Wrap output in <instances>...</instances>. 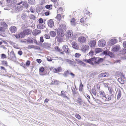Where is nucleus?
<instances>
[{
	"instance_id": "obj_1",
	"label": "nucleus",
	"mask_w": 126,
	"mask_h": 126,
	"mask_svg": "<svg viewBox=\"0 0 126 126\" xmlns=\"http://www.w3.org/2000/svg\"><path fill=\"white\" fill-rule=\"evenodd\" d=\"M103 59L102 58L94 57L88 59H85L84 61L94 66L97 64H99L100 63L103 62Z\"/></svg>"
},
{
	"instance_id": "obj_2",
	"label": "nucleus",
	"mask_w": 126,
	"mask_h": 126,
	"mask_svg": "<svg viewBox=\"0 0 126 126\" xmlns=\"http://www.w3.org/2000/svg\"><path fill=\"white\" fill-rule=\"evenodd\" d=\"M62 48V51L61 52V54H64V52H65L66 54H69L70 53V50L67 46L64 45L63 46Z\"/></svg>"
},
{
	"instance_id": "obj_3",
	"label": "nucleus",
	"mask_w": 126,
	"mask_h": 126,
	"mask_svg": "<svg viewBox=\"0 0 126 126\" xmlns=\"http://www.w3.org/2000/svg\"><path fill=\"white\" fill-rule=\"evenodd\" d=\"M32 31L30 29H27L24 30L21 32L23 38L26 35H28L31 34Z\"/></svg>"
},
{
	"instance_id": "obj_4",
	"label": "nucleus",
	"mask_w": 126,
	"mask_h": 126,
	"mask_svg": "<svg viewBox=\"0 0 126 126\" xmlns=\"http://www.w3.org/2000/svg\"><path fill=\"white\" fill-rule=\"evenodd\" d=\"M9 58L11 60L13 61L15 60L16 57L13 51H11L9 56Z\"/></svg>"
},
{
	"instance_id": "obj_5",
	"label": "nucleus",
	"mask_w": 126,
	"mask_h": 126,
	"mask_svg": "<svg viewBox=\"0 0 126 126\" xmlns=\"http://www.w3.org/2000/svg\"><path fill=\"white\" fill-rule=\"evenodd\" d=\"M103 54L106 55H108L111 57H112L114 56V54L109 51L105 50L103 52Z\"/></svg>"
},
{
	"instance_id": "obj_6",
	"label": "nucleus",
	"mask_w": 126,
	"mask_h": 126,
	"mask_svg": "<svg viewBox=\"0 0 126 126\" xmlns=\"http://www.w3.org/2000/svg\"><path fill=\"white\" fill-rule=\"evenodd\" d=\"M106 44L105 41L103 40H101L99 41L98 43V46L101 47H104Z\"/></svg>"
},
{
	"instance_id": "obj_7",
	"label": "nucleus",
	"mask_w": 126,
	"mask_h": 126,
	"mask_svg": "<svg viewBox=\"0 0 126 126\" xmlns=\"http://www.w3.org/2000/svg\"><path fill=\"white\" fill-rule=\"evenodd\" d=\"M64 31L60 28L58 29L57 30V36H61V37H63L64 36L63 34Z\"/></svg>"
},
{
	"instance_id": "obj_8",
	"label": "nucleus",
	"mask_w": 126,
	"mask_h": 126,
	"mask_svg": "<svg viewBox=\"0 0 126 126\" xmlns=\"http://www.w3.org/2000/svg\"><path fill=\"white\" fill-rule=\"evenodd\" d=\"M112 48L113 51L117 52L119 50L120 47L119 45H117L113 46Z\"/></svg>"
},
{
	"instance_id": "obj_9",
	"label": "nucleus",
	"mask_w": 126,
	"mask_h": 126,
	"mask_svg": "<svg viewBox=\"0 0 126 126\" xmlns=\"http://www.w3.org/2000/svg\"><path fill=\"white\" fill-rule=\"evenodd\" d=\"M48 26L50 28L53 27L54 25V21L51 19L48 20L47 23Z\"/></svg>"
},
{
	"instance_id": "obj_10",
	"label": "nucleus",
	"mask_w": 126,
	"mask_h": 126,
	"mask_svg": "<svg viewBox=\"0 0 126 126\" xmlns=\"http://www.w3.org/2000/svg\"><path fill=\"white\" fill-rule=\"evenodd\" d=\"M66 24L64 22H63L60 25V28L65 31H66Z\"/></svg>"
},
{
	"instance_id": "obj_11",
	"label": "nucleus",
	"mask_w": 126,
	"mask_h": 126,
	"mask_svg": "<svg viewBox=\"0 0 126 126\" xmlns=\"http://www.w3.org/2000/svg\"><path fill=\"white\" fill-rule=\"evenodd\" d=\"M79 41L81 43H84L85 42L86 38L83 36H81L78 38Z\"/></svg>"
},
{
	"instance_id": "obj_12",
	"label": "nucleus",
	"mask_w": 126,
	"mask_h": 126,
	"mask_svg": "<svg viewBox=\"0 0 126 126\" xmlns=\"http://www.w3.org/2000/svg\"><path fill=\"white\" fill-rule=\"evenodd\" d=\"M117 41V40L115 39H111L110 41V46H112L115 44Z\"/></svg>"
},
{
	"instance_id": "obj_13",
	"label": "nucleus",
	"mask_w": 126,
	"mask_h": 126,
	"mask_svg": "<svg viewBox=\"0 0 126 126\" xmlns=\"http://www.w3.org/2000/svg\"><path fill=\"white\" fill-rule=\"evenodd\" d=\"M110 95H108L107 97H106L105 100L106 101H109L111 100L114 97V95L113 94H110Z\"/></svg>"
},
{
	"instance_id": "obj_14",
	"label": "nucleus",
	"mask_w": 126,
	"mask_h": 126,
	"mask_svg": "<svg viewBox=\"0 0 126 126\" xmlns=\"http://www.w3.org/2000/svg\"><path fill=\"white\" fill-rule=\"evenodd\" d=\"M89 49V47L87 45L83 46L82 47V50L84 52H85L87 50H88Z\"/></svg>"
},
{
	"instance_id": "obj_15",
	"label": "nucleus",
	"mask_w": 126,
	"mask_h": 126,
	"mask_svg": "<svg viewBox=\"0 0 126 126\" xmlns=\"http://www.w3.org/2000/svg\"><path fill=\"white\" fill-rule=\"evenodd\" d=\"M51 45V44L50 43H44L43 45V47L45 48H47L50 47Z\"/></svg>"
},
{
	"instance_id": "obj_16",
	"label": "nucleus",
	"mask_w": 126,
	"mask_h": 126,
	"mask_svg": "<svg viewBox=\"0 0 126 126\" xmlns=\"http://www.w3.org/2000/svg\"><path fill=\"white\" fill-rule=\"evenodd\" d=\"M73 32L71 30H68L66 34V36H68V38L72 37L73 36Z\"/></svg>"
},
{
	"instance_id": "obj_17",
	"label": "nucleus",
	"mask_w": 126,
	"mask_h": 126,
	"mask_svg": "<svg viewBox=\"0 0 126 126\" xmlns=\"http://www.w3.org/2000/svg\"><path fill=\"white\" fill-rule=\"evenodd\" d=\"M9 30L12 33H15L16 31V28L15 26H12L10 28Z\"/></svg>"
},
{
	"instance_id": "obj_18",
	"label": "nucleus",
	"mask_w": 126,
	"mask_h": 126,
	"mask_svg": "<svg viewBox=\"0 0 126 126\" xmlns=\"http://www.w3.org/2000/svg\"><path fill=\"white\" fill-rule=\"evenodd\" d=\"M75 60L78 63V64L81 65H82L83 66H85L86 65V64L84 63L83 62L80 60L76 59Z\"/></svg>"
},
{
	"instance_id": "obj_19",
	"label": "nucleus",
	"mask_w": 126,
	"mask_h": 126,
	"mask_svg": "<svg viewBox=\"0 0 126 126\" xmlns=\"http://www.w3.org/2000/svg\"><path fill=\"white\" fill-rule=\"evenodd\" d=\"M41 31L38 30H35L32 32V33L34 35H36L41 33Z\"/></svg>"
},
{
	"instance_id": "obj_20",
	"label": "nucleus",
	"mask_w": 126,
	"mask_h": 126,
	"mask_svg": "<svg viewBox=\"0 0 126 126\" xmlns=\"http://www.w3.org/2000/svg\"><path fill=\"white\" fill-rule=\"evenodd\" d=\"M117 100H119L120 98L122 95V92L120 89H119L117 92Z\"/></svg>"
},
{
	"instance_id": "obj_21",
	"label": "nucleus",
	"mask_w": 126,
	"mask_h": 126,
	"mask_svg": "<svg viewBox=\"0 0 126 126\" xmlns=\"http://www.w3.org/2000/svg\"><path fill=\"white\" fill-rule=\"evenodd\" d=\"M89 45L91 47H94L96 44V42L94 40L91 41L89 43Z\"/></svg>"
},
{
	"instance_id": "obj_22",
	"label": "nucleus",
	"mask_w": 126,
	"mask_h": 126,
	"mask_svg": "<svg viewBox=\"0 0 126 126\" xmlns=\"http://www.w3.org/2000/svg\"><path fill=\"white\" fill-rule=\"evenodd\" d=\"M108 73L105 72L104 73H102L99 74L98 76V77L99 78L105 77H106V75H108Z\"/></svg>"
},
{
	"instance_id": "obj_23",
	"label": "nucleus",
	"mask_w": 126,
	"mask_h": 126,
	"mask_svg": "<svg viewBox=\"0 0 126 126\" xmlns=\"http://www.w3.org/2000/svg\"><path fill=\"white\" fill-rule=\"evenodd\" d=\"M72 47L73 48L76 49H78L79 48V46L77 44L76 42L72 43Z\"/></svg>"
},
{
	"instance_id": "obj_24",
	"label": "nucleus",
	"mask_w": 126,
	"mask_h": 126,
	"mask_svg": "<svg viewBox=\"0 0 126 126\" xmlns=\"http://www.w3.org/2000/svg\"><path fill=\"white\" fill-rule=\"evenodd\" d=\"M54 73H57L61 72L62 70V68L61 67H58L57 68H54L53 69Z\"/></svg>"
},
{
	"instance_id": "obj_25",
	"label": "nucleus",
	"mask_w": 126,
	"mask_h": 126,
	"mask_svg": "<svg viewBox=\"0 0 126 126\" xmlns=\"http://www.w3.org/2000/svg\"><path fill=\"white\" fill-rule=\"evenodd\" d=\"M28 17V16H27V14L25 13H23L21 16L23 20H27Z\"/></svg>"
},
{
	"instance_id": "obj_26",
	"label": "nucleus",
	"mask_w": 126,
	"mask_h": 126,
	"mask_svg": "<svg viewBox=\"0 0 126 126\" xmlns=\"http://www.w3.org/2000/svg\"><path fill=\"white\" fill-rule=\"evenodd\" d=\"M99 93L100 95V96H99V97L103 96L105 98H106V95L105 92H104L103 91H99Z\"/></svg>"
},
{
	"instance_id": "obj_27",
	"label": "nucleus",
	"mask_w": 126,
	"mask_h": 126,
	"mask_svg": "<svg viewBox=\"0 0 126 126\" xmlns=\"http://www.w3.org/2000/svg\"><path fill=\"white\" fill-rule=\"evenodd\" d=\"M36 2L35 0H28V3L31 5H34Z\"/></svg>"
},
{
	"instance_id": "obj_28",
	"label": "nucleus",
	"mask_w": 126,
	"mask_h": 126,
	"mask_svg": "<svg viewBox=\"0 0 126 126\" xmlns=\"http://www.w3.org/2000/svg\"><path fill=\"white\" fill-rule=\"evenodd\" d=\"M15 36L16 38L17 39H18L20 38H24L21 32L19 33L16 34L15 35Z\"/></svg>"
},
{
	"instance_id": "obj_29",
	"label": "nucleus",
	"mask_w": 126,
	"mask_h": 126,
	"mask_svg": "<svg viewBox=\"0 0 126 126\" xmlns=\"http://www.w3.org/2000/svg\"><path fill=\"white\" fill-rule=\"evenodd\" d=\"M33 40L34 39L33 38L30 37H29L28 38L27 41L30 43H32L33 42Z\"/></svg>"
},
{
	"instance_id": "obj_30",
	"label": "nucleus",
	"mask_w": 126,
	"mask_h": 126,
	"mask_svg": "<svg viewBox=\"0 0 126 126\" xmlns=\"http://www.w3.org/2000/svg\"><path fill=\"white\" fill-rule=\"evenodd\" d=\"M45 26L44 25L41 24H38L37 25V27L39 29H44Z\"/></svg>"
},
{
	"instance_id": "obj_31",
	"label": "nucleus",
	"mask_w": 126,
	"mask_h": 126,
	"mask_svg": "<svg viewBox=\"0 0 126 126\" xmlns=\"http://www.w3.org/2000/svg\"><path fill=\"white\" fill-rule=\"evenodd\" d=\"M23 9V6H18L16 7L15 9L18 11H21Z\"/></svg>"
},
{
	"instance_id": "obj_32",
	"label": "nucleus",
	"mask_w": 126,
	"mask_h": 126,
	"mask_svg": "<svg viewBox=\"0 0 126 126\" xmlns=\"http://www.w3.org/2000/svg\"><path fill=\"white\" fill-rule=\"evenodd\" d=\"M65 61L70 64V65H73L74 62L70 60L67 59H65Z\"/></svg>"
},
{
	"instance_id": "obj_33",
	"label": "nucleus",
	"mask_w": 126,
	"mask_h": 126,
	"mask_svg": "<svg viewBox=\"0 0 126 126\" xmlns=\"http://www.w3.org/2000/svg\"><path fill=\"white\" fill-rule=\"evenodd\" d=\"M50 34L51 37H54L55 36L56 33L55 32L51 31L50 32Z\"/></svg>"
},
{
	"instance_id": "obj_34",
	"label": "nucleus",
	"mask_w": 126,
	"mask_h": 126,
	"mask_svg": "<svg viewBox=\"0 0 126 126\" xmlns=\"http://www.w3.org/2000/svg\"><path fill=\"white\" fill-rule=\"evenodd\" d=\"M118 81L121 84H123L124 83V81L123 79L122 78H119L118 79Z\"/></svg>"
},
{
	"instance_id": "obj_35",
	"label": "nucleus",
	"mask_w": 126,
	"mask_h": 126,
	"mask_svg": "<svg viewBox=\"0 0 126 126\" xmlns=\"http://www.w3.org/2000/svg\"><path fill=\"white\" fill-rule=\"evenodd\" d=\"M107 87L109 92L110 94H112V92H113V89L110 87L108 86Z\"/></svg>"
},
{
	"instance_id": "obj_36",
	"label": "nucleus",
	"mask_w": 126,
	"mask_h": 126,
	"mask_svg": "<svg viewBox=\"0 0 126 126\" xmlns=\"http://www.w3.org/2000/svg\"><path fill=\"white\" fill-rule=\"evenodd\" d=\"M102 49L100 48H98L95 49V51L96 53H98L100 52H102Z\"/></svg>"
},
{
	"instance_id": "obj_37",
	"label": "nucleus",
	"mask_w": 126,
	"mask_h": 126,
	"mask_svg": "<svg viewBox=\"0 0 126 126\" xmlns=\"http://www.w3.org/2000/svg\"><path fill=\"white\" fill-rule=\"evenodd\" d=\"M22 5H24L25 8L28 9V8L29 7V5L27 2H24L23 3Z\"/></svg>"
},
{
	"instance_id": "obj_38",
	"label": "nucleus",
	"mask_w": 126,
	"mask_h": 126,
	"mask_svg": "<svg viewBox=\"0 0 126 126\" xmlns=\"http://www.w3.org/2000/svg\"><path fill=\"white\" fill-rule=\"evenodd\" d=\"M63 37H61V36H57V41H58L59 42H61L63 40L62 38Z\"/></svg>"
},
{
	"instance_id": "obj_39",
	"label": "nucleus",
	"mask_w": 126,
	"mask_h": 126,
	"mask_svg": "<svg viewBox=\"0 0 126 126\" xmlns=\"http://www.w3.org/2000/svg\"><path fill=\"white\" fill-rule=\"evenodd\" d=\"M61 15L60 14H58L56 17V18L59 20H60L61 18Z\"/></svg>"
},
{
	"instance_id": "obj_40",
	"label": "nucleus",
	"mask_w": 126,
	"mask_h": 126,
	"mask_svg": "<svg viewBox=\"0 0 126 126\" xmlns=\"http://www.w3.org/2000/svg\"><path fill=\"white\" fill-rule=\"evenodd\" d=\"M67 92L66 91H62L61 92V94L59 95L62 96H63L64 94H66Z\"/></svg>"
},
{
	"instance_id": "obj_41",
	"label": "nucleus",
	"mask_w": 126,
	"mask_h": 126,
	"mask_svg": "<svg viewBox=\"0 0 126 126\" xmlns=\"http://www.w3.org/2000/svg\"><path fill=\"white\" fill-rule=\"evenodd\" d=\"M55 48L56 50L60 52L62 51V49H60L58 47L56 46L55 47Z\"/></svg>"
},
{
	"instance_id": "obj_42",
	"label": "nucleus",
	"mask_w": 126,
	"mask_h": 126,
	"mask_svg": "<svg viewBox=\"0 0 126 126\" xmlns=\"http://www.w3.org/2000/svg\"><path fill=\"white\" fill-rule=\"evenodd\" d=\"M30 18L31 19L35 20V16L32 14H31L30 15Z\"/></svg>"
},
{
	"instance_id": "obj_43",
	"label": "nucleus",
	"mask_w": 126,
	"mask_h": 126,
	"mask_svg": "<svg viewBox=\"0 0 126 126\" xmlns=\"http://www.w3.org/2000/svg\"><path fill=\"white\" fill-rule=\"evenodd\" d=\"M122 53L123 54H124L126 53V48H123L121 51Z\"/></svg>"
},
{
	"instance_id": "obj_44",
	"label": "nucleus",
	"mask_w": 126,
	"mask_h": 126,
	"mask_svg": "<svg viewBox=\"0 0 126 126\" xmlns=\"http://www.w3.org/2000/svg\"><path fill=\"white\" fill-rule=\"evenodd\" d=\"M86 17H84L83 18L81 19L80 20V22H84L85 21V20L86 19Z\"/></svg>"
},
{
	"instance_id": "obj_45",
	"label": "nucleus",
	"mask_w": 126,
	"mask_h": 126,
	"mask_svg": "<svg viewBox=\"0 0 126 126\" xmlns=\"http://www.w3.org/2000/svg\"><path fill=\"white\" fill-rule=\"evenodd\" d=\"M44 38L46 39H49L50 38V36L49 34H46L44 36Z\"/></svg>"
},
{
	"instance_id": "obj_46",
	"label": "nucleus",
	"mask_w": 126,
	"mask_h": 126,
	"mask_svg": "<svg viewBox=\"0 0 126 126\" xmlns=\"http://www.w3.org/2000/svg\"><path fill=\"white\" fill-rule=\"evenodd\" d=\"M88 54H89V55L92 56L94 55V51L93 50H91L89 52Z\"/></svg>"
},
{
	"instance_id": "obj_47",
	"label": "nucleus",
	"mask_w": 126,
	"mask_h": 126,
	"mask_svg": "<svg viewBox=\"0 0 126 126\" xmlns=\"http://www.w3.org/2000/svg\"><path fill=\"white\" fill-rule=\"evenodd\" d=\"M2 64L4 65H5L6 66H7V61H2Z\"/></svg>"
},
{
	"instance_id": "obj_48",
	"label": "nucleus",
	"mask_w": 126,
	"mask_h": 126,
	"mask_svg": "<svg viewBox=\"0 0 126 126\" xmlns=\"http://www.w3.org/2000/svg\"><path fill=\"white\" fill-rule=\"evenodd\" d=\"M81 55V54H79L78 53H76L75 54V56L76 57L78 58Z\"/></svg>"
},
{
	"instance_id": "obj_49",
	"label": "nucleus",
	"mask_w": 126,
	"mask_h": 126,
	"mask_svg": "<svg viewBox=\"0 0 126 126\" xmlns=\"http://www.w3.org/2000/svg\"><path fill=\"white\" fill-rule=\"evenodd\" d=\"M69 73V71H65L63 74L64 76L65 77H66L67 76V75Z\"/></svg>"
},
{
	"instance_id": "obj_50",
	"label": "nucleus",
	"mask_w": 126,
	"mask_h": 126,
	"mask_svg": "<svg viewBox=\"0 0 126 126\" xmlns=\"http://www.w3.org/2000/svg\"><path fill=\"white\" fill-rule=\"evenodd\" d=\"M92 92L93 94H94L95 95H96V91L95 89H92Z\"/></svg>"
},
{
	"instance_id": "obj_51",
	"label": "nucleus",
	"mask_w": 126,
	"mask_h": 126,
	"mask_svg": "<svg viewBox=\"0 0 126 126\" xmlns=\"http://www.w3.org/2000/svg\"><path fill=\"white\" fill-rule=\"evenodd\" d=\"M47 61L49 62L51 61L52 60V59L50 57H47Z\"/></svg>"
},
{
	"instance_id": "obj_52",
	"label": "nucleus",
	"mask_w": 126,
	"mask_h": 126,
	"mask_svg": "<svg viewBox=\"0 0 126 126\" xmlns=\"http://www.w3.org/2000/svg\"><path fill=\"white\" fill-rule=\"evenodd\" d=\"M30 64V62L28 60L27 61L26 63V65L27 66H29Z\"/></svg>"
},
{
	"instance_id": "obj_53",
	"label": "nucleus",
	"mask_w": 126,
	"mask_h": 126,
	"mask_svg": "<svg viewBox=\"0 0 126 126\" xmlns=\"http://www.w3.org/2000/svg\"><path fill=\"white\" fill-rule=\"evenodd\" d=\"M44 70V68L43 67H41L40 68L39 71H40L43 72Z\"/></svg>"
},
{
	"instance_id": "obj_54",
	"label": "nucleus",
	"mask_w": 126,
	"mask_h": 126,
	"mask_svg": "<svg viewBox=\"0 0 126 126\" xmlns=\"http://www.w3.org/2000/svg\"><path fill=\"white\" fill-rule=\"evenodd\" d=\"M40 42L41 43H43L44 42V40L43 38V37L41 36L40 38Z\"/></svg>"
},
{
	"instance_id": "obj_55",
	"label": "nucleus",
	"mask_w": 126,
	"mask_h": 126,
	"mask_svg": "<svg viewBox=\"0 0 126 126\" xmlns=\"http://www.w3.org/2000/svg\"><path fill=\"white\" fill-rule=\"evenodd\" d=\"M39 23L40 24H42L43 23V19L42 18H40L38 20Z\"/></svg>"
},
{
	"instance_id": "obj_56",
	"label": "nucleus",
	"mask_w": 126,
	"mask_h": 126,
	"mask_svg": "<svg viewBox=\"0 0 126 126\" xmlns=\"http://www.w3.org/2000/svg\"><path fill=\"white\" fill-rule=\"evenodd\" d=\"M34 46L33 45H29L28 46V49H30L32 48H34Z\"/></svg>"
},
{
	"instance_id": "obj_57",
	"label": "nucleus",
	"mask_w": 126,
	"mask_h": 126,
	"mask_svg": "<svg viewBox=\"0 0 126 126\" xmlns=\"http://www.w3.org/2000/svg\"><path fill=\"white\" fill-rule=\"evenodd\" d=\"M36 61L39 63H40L42 62V60L41 59H36Z\"/></svg>"
},
{
	"instance_id": "obj_58",
	"label": "nucleus",
	"mask_w": 126,
	"mask_h": 126,
	"mask_svg": "<svg viewBox=\"0 0 126 126\" xmlns=\"http://www.w3.org/2000/svg\"><path fill=\"white\" fill-rule=\"evenodd\" d=\"M123 47L125 48H126V41H124L123 43Z\"/></svg>"
},
{
	"instance_id": "obj_59",
	"label": "nucleus",
	"mask_w": 126,
	"mask_h": 126,
	"mask_svg": "<svg viewBox=\"0 0 126 126\" xmlns=\"http://www.w3.org/2000/svg\"><path fill=\"white\" fill-rule=\"evenodd\" d=\"M18 54L21 56L22 54V51L19 50L18 52Z\"/></svg>"
},
{
	"instance_id": "obj_60",
	"label": "nucleus",
	"mask_w": 126,
	"mask_h": 126,
	"mask_svg": "<svg viewBox=\"0 0 126 126\" xmlns=\"http://www.w3.org/2000/svg\"><path fill=\"white\" fill-rule=\"evenodd\" d=\"M76 117L78 118V119H80L81 118V117L80 115L79 114H76Z\"/></svg>"
},
{
	"instance_id": "obj_61",
	"label": "nucleus",
	"mask_w": 126,
	"mask_h": 126,
	"mask_svg": "<svg viewBox=\"0 0 126 126\" xmlns=\"http://www.w3.org/2000/svg\"><path fill=\"white\" fill-rule=\"evenodd\" d=\"M71 25L74 26H76V22H73V23H71Z\"/></svg>"
},
{
	"instance_id": "obj_62",
	"label": "nucleus",
	"mask_w": 126,
	"mask_h": 126,
	"mask_svg": "<svg viewBox=\"0 0 126 126\" xmlns=\"http://www.w3.org/2000/svg\"><path fill=\"white\" fill-rule=\"evenodd\" d=\"M66 95V94H64L63 96H62L64 98H66L67 99H69V98Z\"/></svg>"
},
{
	"instance_id": "obj_63",
	"label": "nucleus",
	"mask_w": 126,
	"mask_h": 126,
	"mask_svg": "<svg viewBox=\"0 0 126 126\" xmlns=\"http://www.w3.org/2000/svg\"><path fill=\"white\" fill-rule=\"evenodd\" d=\"M1 57L2 58H6V55L4 54H1Z\"/></svg>"
},
{
	"instance_id": "obj_64",
	"label": "nucleus",
	"mask_w": 126,
	"mask_h": 126,
	"mask_svg": "<svg viewBox=\"0 0 126 126\" xmlns=\"http://www.w3.org/2000/svg\"><path fill=\"white\" fill-rule=\"evenodd\" d=\"M72 91L73 93V94H76V92L75 91V88L74 87H73V89H72Z\"/></svg>"
}]
</instances>
